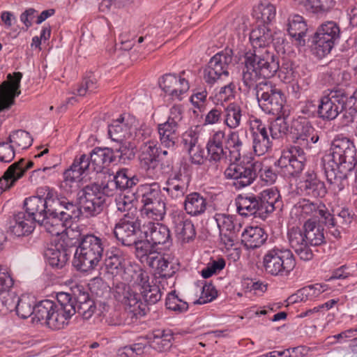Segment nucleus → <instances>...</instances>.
Wrapping results in <instances>:
<instances>
[{
  "mask_svg": "<svg viewBox=\"0 0 357 357\" xmlns=\"http://www.w3.org/2000/svg\"><path fill=\"white\" fill-rule=\"evenodd\" d=\"M37 192L38 195L25 199L24 206L26 212L36 215L38 223L47 232L59 236L63 232L59 215L66 197H59L57 192L48 186L38 189Z\"/></svg>",
  "mask_w": 357,
  "mask_h": 357,
  "instance_id": "1",
  "label": "nucleus"
},
{
  "mask_svg": "<svg viewBox=\"0 0 357 357\" xmlns=\"http://www.w3.org/2000/svg\"><path fill=\"white\" fill-rule=\"evenodd\" d=\"M331 160L325 167L327 181L335 191L342 190L343 181L355 167L356 149L352 141L347 137H336L331 147Z\"/></svg>",
  "mask_w": 357,
  "mask_h": 357,
  "instance_id": "2",
  "label": "nucleus"
},
{
  "mask_svg": "<svg viewBox=\"0 0 357 357\" xmlns=\"http://www.w3.org/2000/svg\"><path fill=\"white\" fill-rule=\"evenodd\" d=\"M35 310L38 321H43L52 330H60L69 324L76 313V307L70 294L60 292L56 296V302L42 301L36 305Z\"/></svg>",
  "mask_w": 357,
  "mask_h": 357,
  "instance_id": "3",
  "label": "nucleus"
},
{
  "mask_svg": "<svg viewBox=\"0 0 357 357\" xmlns=\"http://www.w3.org/2000/svg\"><path fill=\"white\" fill-rule=\"evenodd\" d=\"M114 296L116 301L128 307L124 312L110 308L105 303L102 305L101 314L105 322L109 326L130 324L127 317H142L146 313V306L142 301L140 296L131 290L126 283H119L114 289Z\"/></svg>",
  "mask_w": 357,
  "mask_h": 357,
  "instance_id": "4",
  "label": "nucleus"
},
{
  "mask_svg": "<svg viewBox=\"0 0 357 357\" xmlns=\"http://www.w3.org/2000/svg\"><path fill=\"white\" fill-rule=\"evenodd\" d=\"M242 82L245 88H254L260 78L269 79L279 70V59L272 51L266 49L254 50L245 56Z\"/></svg>",
  "mask_w": 357,
  "mask_h": 357,
  "instance_id": "5",
  "label": "nucleus"
},
{
  "mask_svg": "<svg viewBox=\"0 0 357 357\" xmlns=\"http://www.w3.org/2000/svg\"><path fill=\"white\" fill-rule=\"evenodd\" d=\"M73 237L70 244L73 245L78 243L73 259L74 266L82 272L95 269L102 257V239L92 234H79V236Z\"/></svg>",
  "mask_w": 357,
  "mask_h": 357,
  "instance_id": "6",
  "label": "nucleus"
},
{
  "mask_svg": "<svg viewBox=\"0 0 357 357\" xmlns=\"http://www.w3.org/2000/svg\"><path fill=\"white\" fill-rule=\"evenodd\" d=\"M248 93L256 97L259 107L266 114L281 116L286 102L285 96L280 88L270 81H261L254 88H245Z\"/></svg>",
  "mask_w": 357,
  "mask_h": 357,
  "instance_id": "7",
  "label": "nucleus"
},
{
  "mask_svg": "<svg viewBox=\"0 0 357 357\" xmlns=\"http://www.w3.org/2000/svg\"><path fill=\"white\" fill-rule=\"evenodd\" d=\"M263 266L266 273L272 276L284 277L295 268L296 259L289 249L274 246L264 254Z\"/></svg>",
  "mask_w": 357,
  "mask_h": 357,
  "instance_id": "8",
  "label": "nucleus"
},
{
  "mask_svg": "<svg viewBox=\"0 0 357 357\" xmlns=\"http://www.w3.org/2000/svg\"><path fill=\"white\" fill-rule=\"evenodd\" d=\"M340 28L334 21H326L317 29L313 38L312 50L318 57L328 54L340 38Z\"/></svg>",
  "mask_w": 357,
  "mask_h": 357,
  "instance_id": "9",
  "label": "nucleus"
},
{
  "mask_svg": "<svg viewBox=\"0 0 357 357\" xmlns=\"http://www.w3.org/2000/svg\"><path fill=\"white\" fill-rule=\"evenodd\" d=\"M123 278L132 282L133 286L139 289L146 310L147 305L155 304L161 299L162 294L159 287L151 284L148 273L143 269L130 268L125 271Z\"/></svg>",
  "mask_w": 357,
  "mask_h": 357,
  "instance_id": "10",
  "label": "nucleus"
},
{
  "mask_svg": "<svg viewBox=\"0 0 357 357\" xmlns=\"http://www.w3.org/2000/svg\"><path fill=\"white\" fill-rule=\"evenodd\" d=\"M233 60V50L226 48L211 58L204 69L203 77L208 85H213L229 76V66Z\"/></svg>",
  "mask_w": 357,
  "mask_h": 357,
  "instance_id": "11",
  "label": "nucleus"
},
{
  "mask_svg": "<svg viewBox=\"0 0 357 357\" xmlns=\"http://www.w3.org/2000/svg\"><path fill=\"white\" fill-rule=\"evenodd\" d=\"M261 167L259 161L248 162L244 164L231 162L225 170L224 175L227 179L234 180V185L241 189L251 185L257 178L258 170Z\"/></svg>",
  "mask_w": 357,
  "mask_h": 357,
  "instance_id": "12",
  "label": "nucleus"
},
{
  "mask_svg": "<svg viewBox=\"0 0 357 357\" xmlns=\"http://www.w3.org/2000/svg\"><path fill=\"white\" fill-rule=\"evenodd\" d=\"M79 202L82 215L86 217H93L103 209L105 197L100 192V187L97 183L85 186L79 193Z\"/></svg>",
  "mask_w": 357,
  "mask_h": 357,
  "instance_id": "13",
  "label": "nucleus"
},
{
  "mask_svg": "<svg viewBox=\"0 0 357 357\" xmlns=\"http://www.w3.org/2000/svg\"><path fill=\"white\" fill-rule=\"evenodd\" d=\"M192 77L190 70H183L178 76L175 74H165L160 81L162 91L172 100H181L183 95L190 89V79Z\"/></svg>",
  "mask_w": 357,
  "mask_h": 357,
  "instance_id": "14",
  "label": "nucleus"
},
{
  "mask_svg": "<svg viewBox=\"0 0 357 357\" xmlns=\"http://www.w3.org/2000/svg\"><path fill=\"white\" fill-rule=\"evenodd\" d=\"M347 99L346 93L340 90L322 96L318 106L319 116L323 120H334L344 109Z\"/></svg>",
  "mask_w": 357,
  "mask_h": 357,
  "instance_id": "15",
  "label": "nucleus"
},
{
  "mask_svg": "<svg viewBox=\"0 0 357 357\" xmlns=\"http://www.w3.org/2000/svg\"><path fill=\"white\" fill-rule=\"evenodd\" d=\"M140 231V222L135 214L124 215L114 228V235L124 246H132L138 238Z\"/></svg>",
  "mask_w": 357,
  "mask_h": 357,
  "instance_id": "16",
  "label": "nucleus"
},
{
  "mask_svg": "<svg viewBox=\"0 0 357 357\" xmlns=\"http://www.w3.org/2000/svg\"><path fill=\"white\" fill-rule=\"evenodd\" d=\"M69 233L60 234L57 241L46 249L45 257L51 266L61 268L68 260V250L72 246L71 240L74 239L73 236H70Z\"/></svg>",
  "mask_w": 357,
  "mask_h": 357,
  "instance_id": "17",
  "label": "nucleus"
},
{
  "mask_svg": "<svg viewBox=\"0 0 357 357\" xmlns=\"http://www.w3.org/2000/svg\"><path fill=\"white\" fill-rule=\"evenodd\" d=\"M159 158L160 147L155 142L149 141L141 146L139 155L140 166L152 178H158L160 176Z\"/></svg>",
  "mask_w": 357,
  "mask_h": 357,
  "instance_id": "18",
  "label": "nucleus"
},
{
  "mask_svg": "<svg viewBox=\"0 0 357 357\" xmlns=\"http://www.w3.org/2000/svg\"><path fill=\"white\" fill-rule=\"evenodd\" d=\"M250 132L252 149L255 155H263L271 150V137H269L266 125L260 119H255L251 121Z\"/></svg>",
  "mask_w": 357,
  "mask_h": 357,
  "instance_id": "19",
  "label": "nucleus"
},
{
  "mask_svg": "<svg viewBox=\"0 0 357 357\" xmlns=\"http://www.w3.org/2000/svg\"><path fill=\"white\" fill-rule=\"evenodd\" d=\"M22 74L20 72L7 75V82L0 84V112L10 108L15 103V98L21 91L20 90Z\"/></svg>",
  "mask_w": 357,
  "mask_h": 357,
  "instance_id": "20",
  "label": "nucleus"
},
{
  "mask_svg": "<svg viewBox=\"0 0 357 357\" xmlns=\"http://www.w3.org/2000/svg\"><path fill=\"white\" fill-rule=\"evenodd\" d=\"M293 144H298L304 147H311V145L318 142L319 137L317 131L310 122L301 118L296 120L293 124Z\"/></svg>",
  "mask_w": 357,
  "mask_h": 357,
  "instance_id": "21",
  "label": "nucleus"
},
{
  "mask_svg": "<svg viewBox=\"0 0 357 357\" xmlns=\"http://www.w3.org/2000/svg\"><path fill=\"white\" fill-rule=\"evenodd\" d=\"M176 236L182 243H188L196 236L195 228L192 221L181 211H174L170 214Z\"/></svg>",
  "mask_w": 357,
  "mask_h": 357,
  "instance_id": "22",
  "label": "nucleus"
},
{
  "mask_svg": "<svg viewBox=\"0 0 357 357\" xmlns=\"http://www.w3.org/2000/svg\"><path fill=\"white\" fill-rule=\"evenodd\" d=\"M303 227H291L288 229L287 238L291 248L295 251L301 260L312 259L314 254L304 237Z\"/></svg>",
  "mask_w": 357,
  "mask_h": 357,
  "instance_id": "23",
  "label": "nucleus"
},
{
  "mask_svg": "<svg viewBox=\"0 0 357 357\" xmlns=\"http://www.w3.org/2000/svg\"><path fill=\"white\" fill-rule=\"evenodd\" d=\"M225 132L219 130L208 138L206 149L210 162L218 163L227 160V149L224 146Z\"/></svg>",
  "mask_w": 357,
  "mask_h": 357,
  "instance_id": "24",
  "label": "nucleus"
},
{
  "mask_svg": "<svg viewBox=\"0 0 357 357\" xmlns=\"http://www.w3.org/2000/svg\"><path fill=\"white\" fill-rule=\"evenodd\" d=\"M298 190L303 195L312 197H324L327 190L325 183L320 181L313 172H307L297 185Z\"/></svg>",
  "mask_w": 357,
  "mask_h": 357,
  "instance_id": "25",
  "label": "nucleus"
},
{
  "mask_svg": "<svg viewBox=\"0 0 357 357\" xmlns=\"http://www.w3.org/2000/svg\"><path fill=\"white\" fill-rule=\"evenodd\" d=\"M146 238L152 245H164L172 242L169 229L159 222H148L143 225Z\"/></svg>",
  "mask_w": 357,
  "mask_h": 357,
  "instance_id": "26",
  "label": "nucleus"
},
{
  "mask_svg": "<svg viewBox=\"0 0 357 357\" xmlns=\"http://www.w3.org/2000/svg\"><path fill=\"white\" fill-rule=\"evenodd\" d=\"M190 178L181 173H176L166 181L163 190L174 199L182 198L188 191Z\"/></svg>",
  "mask_w": 357,
  "mask_h": 357,
  "instance_id": "27",
  "label": "nucleus"
},
{
  "mask_svg": "<svg viewBox=\"0 0 357 357\" xmlns=\"http://www.w3.org/2000/svg\"><path fill=\"white\" fill-rule=\"evenodd\" d=\"M91 169L90 157L82 154L76 157L69 169L63 174L65 181L75 182L82 179V176L87 174Z\"/></svg>",
  "mask_w": 357,
  "mask_h": 357,
  "instance_id": "28",
  "label": "nucleus"
},
{
  "mask_svg": "<svg viewBox=\"0 0 357 357\" xmlns=\"http://www.w3.org/2000/svg\"><path fill=\"white\" fill-rule=\"evenodd\" d=\"M90 160L91 169L98 173L115 161L116 155L112 149L96 147L90 154Z\"/></svg>",
  "mask_w": 357,
  "mask_h": 357,
  "instance_id": "29",
  "label": "nucleus"
},
{
  "mask_svg": "<svg viewBox=\"0 0 357 357\" xmlns=\"http://www.w3.org/2000/svg\"><path fill=\"white\" fill-rule=\"evenodd\" d=\"M36 222V215L26 211L19 212L15 215V224L10 226V231L17 237L28 235L33 230Z\"/></svg>",
  "mask_w": 357,
  "mask_h": 357,
  "instance_id": "30",
  "label": "nucleus"
},
{
  "mask_svg": "<svg viewBox=\"0 0 357 357\" xmlns=\"http://www.w3.org/2000/svg\"><path fill=\"white\" fill-rule=\"evenodd\" d=\"M257 197L261 206L260 218H266L268 214L282 206L280 195L277 190L272 188L264 190Z\"/></svg>",
  "mask_w": 357,
  "mask_h": 357,
  "instance_id": "31",
  "label": "nucleus"
},
{
  "mask_svg": "<svg viewBox=\"0 0 357 357\" xmlns=\"http://www.w3.org/2000/svg\"><path fill=\"white\" fill-rule=\"evenodd\" d=\"M237 212L244 217L250 215L260 217L261 206L257 196L239 195L236 199Z\"/></svg>",
  "mask_w": 357,
  "mask_h": 357,
  "instance_id": "32",
  "label": "nucleus"
},
{
  "mask_svg": "<svg viewBox=\"0 0 357 357\" xmlns=\"http://www.w3.org/2000/svg\"><path fill=\"white\" fill-rule=\"evenodd\" d=\"M296 209L302 215L321 219L324 222H325L326 217L329 215V211L326 206L319 202H313L307 199H303L297 203Z\"/></svg>",
  "mask_w": 357,
  "mask_h": 357,
  "instance_id": "33",
  "label": "nucleus"
},
{
  "mask_svg": "<svg viewBox=\"0 0 357 357\" xmlns=\"http://www.w3.org/2000/svg\"><path fill=\"white\" fill-rule=\"evenodd\" d=\"M304 237L310 246H319L326 243L323 227L314 219L306 220L303 225Z\"/></svg>",
  "mask_w": 357,
  "mask_h": 357,
  "instance_id": "34",
  "label": "nucleus"
},
{
  "mask_svg": "<svg viewBox=\"0 0 357 357\" xmlns=\"http://www.w3.org/2000/svg\"><path fill=\"white\" fill-rule=\"evenodd\" d=\"M125 258L123 251L116 247H112L106 252L105 259V266L107 272L112 274H118L120 271L124 269L122 278H123L125 271L127 269L132 268L128 267L124 268ZM132 268H138L137 267H132Z\"/></svg>",
  "mask_w": 357,
  "mask_h": 357,
  "instance_id": "35",
  "label": "nucleus"
},
{
  "mask_svg": "<svg viewBox=\"0 0 357 357\" xmlns=\"http://www.w3.org/2000/svg\"><path fill=\"white\" fill-rule=\"evenodd\" d=\"M147 265L153 269L155 275L158 278H171L175 273L169 260L158 252L148 257Z\"/></svg>",
  "mask_w": 357,
  "mask_h": 357,
  "instance_id": "36",
  "label": "nucleus"
},
{
  "mask_svg": "<svg viewBox=\"0 0 357 357\" xmlns=\"http://www.w3.org/2000/svg\"><path fill=\"white\" fill-rule=\"evenodd\" d=\"M206 198L199 192H193L187 195L183 202L184 210L191 216H199L207 208Z\"/></svg>",
  "mask_w": 357,
  "mask_h": 357,
  "instance_id": "37",
  "label": "nucleus"
},
{
  "mask_svg": "<svg viewBox=\"0 0 357 357\" xmlns=\"http://www.w3.org/2000/svg\"><path fill=\"white\" fill-rule=\"evenodd\" d=\"M250 40L254 50L266 49L270 50L269 45L273 41V33L271 30L266 26H259L252 30L250 34Z\"/></svg>",
  "mask_w": 357,
  "mask_h": 357,
  "instance_id": "38",
  "label": "nucleus"
},
{
  "mask_svg": "<svg viewBox=\"0 0 357 357\" xmlns=\"http://www.w3.org/2000/svg\"><path fill=\"white\" fill-rule=\"evenodd\" d=\"M287 30L291 37L298 41L300 45L305 44L307 27L304 18L297 14L290 15L287 19Z\"/></svg>",
  "mask_w": 357,
  "mask_h": 357,
  "instance_id": "39",
  "label": "nucleus"
},
{
  "mask_svg": "<svg viewBox=\"0 0 357 357\" xmlns=\"http://www.w3.org/2000/svg\"><path fill=\"white\" fill-rule=\"evenodd\" d=\"M132 126L129 120L125 121L124 118L119 119L113 121L108 127V134L113 141L121 142L127 139L132 138Z\"/></svg>",
  "mask_w": 357,
  "mask_h": 357,
  "instance_id": "40",
  "label": "nucleus"
},
{
  "mask_svg": "<svg viewBox=\"0 0 357 357\" xmlns=\"http://www.w3.org/2000/svg\"><path fill=\"white\" fill-rule=\"evenodd\" d=\"M157 128L160 144L165 148L174 149L178 139L179 127L165 121L159 123Z\"/></svg>",
  "mask_w": 357,
  "mask_h": 357,
  "instance_id": "41",
  "label": "nucleus"
},
{
  "mask_svg": "<svg viewBox=\"0 0 357 357\" xmlns=\"http://www.w3.org/2000/svg\"><path fill=\"white\" fill-rule=\"evenodd\" d=\"M268 235L259 227H250L242 233V242L248 249L260 247L267 239Z\"/></svg>",
  "mask_w": 357,
  "mask_h": 357,
  "instance_id": "42",
  "label": "nucleus"
},
{
  "mask_svg": "<svg viewBox=\"0 0 357 357\" xmlns=\"http://www.w3.org/2000/svg\"><path fill=\"white\" fill-rule=\"evenodd\" d=\"M289 153H282L278 160V165L280 167L281 173L285 177H294L298 176L303 169V161L289 158Z\"/></svg>",
  "mask_w": 357,
  "mask_h": 357,
  "instance_id": "43",
  "label": "nucleus"
},
{
  "mask_svg": "<svg viewBox=\"0 0 357 357\" xmlns=\"http://www.w3.org/2000/svg\"><path fill=\"white\" fill-rule=\"evenodd\" d=\"M160 194V186L156 182L140 185L136 191L137 198L140 199L143 205L161 201L159 199Z\"/></svg>",
  "mask_w": 357,
  "mask_h": 357,
  "instance_id": "44",
  "label": "nucleus"
},
{
  "mask_svg": "<svg viewBox=\"0 0 357 357\" xmlns=\"http://www.w3.org/2000/svg\"><path fill=\"white\" fill-rule=\"evenodd\" d=\"M224 123L229 129L234 130L241 124L243 109L237 102H230L225 107Z\"/></svg>",
  "mask_w": 357,
  "mask_h": 357,
  "instance_id": "45",
  "label": "nucleus"
},
{
  "mask_svg": "<svg viewBox=\"0 0 357 357\" xmlns=\"http://www.w3.org/2000/svg\"><path fill=\"white\" fill-rule=\"evenodd\" d=\"M225 141L227 143L226 149L229 155V161L236 162L241 159V151L243 147V142L240 137L238 131L231 130L225 137Z\"/></svg>",
  "mask_w": 357,
  "mask_h": 357,
  "instance_id": "46",
  "label": "nucleus"
},
{
  "mask_svg": "<svg viewBox=\"0 0 357 357\" xmlns=\"http://www.w3.org/2000/svg\"><path fill=\"white\" fill-rule=\"evenodd\" d=\"M326 284H315L310 285L298 291L297 294L289 298L291 303L305 301L318 297L321 293L326 291Z\"/></svg>",
  "mask_w": 357,
  "mask_h": 357,
  "instance_id": "47",
  "label": "nucleus"
},
{
  "mask_svg": "<svg viewBox=\"0 0 357 357\" xmlns=\"http://www.w3.org/2000/svg\"><path fill=\"white\" fill-rule=\"evenodd\" d=\"M253 16L258 22L267 26L275 20L276 8L270 3H260L254 8Z\"/></svg>",
  "mask_w": 357,
  "mask_h": 357,
  "instance_id": "48",
  "label": "nucleus"
},
{
  "mask_svg": "<svg viewBox=\"0 0 357 357\" xmlns=\"http://www.w3.org/2000/svg\"><path fill=\"white\" fill-rule=\"evenodd\" d=\"M173 335L170 331H154L151 340V347L159 352L167 351L172 347Z\"/></svg>",
  "mask_w": 357,
  "mask_h": 357,
  "instance_id": "49",
  "label": "nucleus"
},
{
  "mask_svg": "<svg viewBox=\"0 0 357 357\" xmlns=\"http://www.w3.org/2000/svg\"><path fill=\"white\" fill-rule=\"evenodd\" d=\"M81 215H82L81 206H77L66 198L59 215V219L62 221L63 232L66 231L67 222L70 220L79 219Z\"/></svg>",
  "mask_w": 357,
  "mask_h": 357,
  "instance_id": "50",
  "label": "nucleus"
},
{
  "mask_svg": "<svg viewBox=\"0 0 357 357\" xmlns=\"http://www.w3.org/2000/svg\"><path fill=\"white\" fill-rule=\"evenodd\" d=\"M352 220L353 214L349 209L342 208L335 217L329 213L328 217H326L324 223L328 226H337L344 228L347 227Z\"/></svg>",
  "mask_w": 357,
  "mask_h": 357,
  "instance_id": "51",
  "label": "nucleus"
},
{
  "mask_svg": "<svg viewBox=\"0 0 357 357\" xmlns=\"http://www.w3.org/2000/svg\"><path fill=\"white\" fill-rule=\"evenodd\" d=\"M17 164H12L0 178V193L12 187L14 183L22 177V171H16Z\"/></svg>",
  "mask_w": 357,
  "mask_h": 357,
  "instance_id": "52",
  "label": "nucleus"
},
{
  "mask_svg": "<svg viewBox=\"0 0 357 357\" xmlns=\"http://www.w3.org/2000/svg\"><path fill=\"white\" fill-rule=\"evenodd\" d=\"M165 214V204L162 201L143 205V208L142 209V215L143 216L153 220H161Z\"/></svg>",
  "mask_w": 357,
  "mask_h": 357,
  "instance_id": "53",
  "label": "nucleus"
},
{
  "mask_svg": "<svg viewBox=\"0 0 357 357\" xmlns=\"http://www.w3.org/2000/svg\"><path fill=\"white\" fill-rule=\"evenodd\" d=\"M35 308L33 300L29 296H22L17 299L15 310L17 316L22 319H26L33 314V319H37L35 317Z\"/></svg>",
  "mask_w": 357,
  "mask_h": 357,
  "instance_id": "54",
  "label": "nucleus"
},
{
  "mask_svg": "<svg viewBox=\"0 0 357 357\" xmlns=\"http://www.w3.org/2000/svg\"><path fill=\"white\" fill-rule=\"evenodd\" d=\"M236 85L230 82L227 84L215 90L213 100L217 103L223 104L229 102L235 98Z\"/></svg>",
  "mask_w": 357,
  "mask_h": 357,
  "instance_id": "55",
  "label": "nucleus"
},
{
  "mask_svg": "<svg viewBox=\"0 0 357 357\" xmlns=\"http://www.w3.org/2000/svg\"><path fill=\"white\" fill-rule=\"evenodd\" d=\"M8 142L22 149L29 148L33 142L30 134L24 130H18L10 133L8 138Z\"/></svg>",
  "mask_w": 357,
  "mask_h": 357,
  "instance_id": "56",
  "label": "nucleus"
},
{
  "mask_svg": "<svg viewBox=\"0 0 357 357\" xmlns=\"http://www.w3.org/2000/svg\"><path fill=\"white\" fill-rule=\"evenodd\" d=\"M277 116L267 127L268 134H270L272 139L282 137L289 130V125L286 119L280 116Z\"/></svg>",
  "mask_w": 357,
  "mask_h": 357,
  "instance_id": "57",
  "label": "nucleus"
},
{
  "mask_svg": "<svg viewBox=\"0 0 357 357\" xmlns=\"http://www.w3.org/2000/svg\"><path fill=\"white\" fill-rule=\"evenodd\" d=\"M128 169H121L119 170L115 175H112L114 180L119 190H124L131 188L138 182V178L135 176L130 177L128 174Z\"/></svg>",
  "mask_w": 357,
  "mask_h": 357,
  "instance_id": "58",
  "label": "nucleus"
},
{
  "mask_svg": "<svg viewBox=\"0 0 357 357\" xmlns=\"http://www.w3.org/2000/svg\"><path fill=\"white\" fill-rule=\"evenodd\" d=\"M135 146L130 142H120L118 148L114 149L116 158H119V162L126 163L128 161L132 160L135 155Z\"/></svg>",
  "mask_w": 357,
  "mask_h": 357,
  "instance_id": "59",
  "label": "nucleus"
},
{
  "mask_svg": "<svg viewBox=\"0 0 357 357\" xmlns=\"http://www.w3.org/2000/svg\"><path fill=\"white\" fill-rule=\"evenodd\" d=\"M98 88L97 79L94 75H91L83 79L81 84L73 94L79 96H84L88 93H93Z\"/></svg>",
  "mask_w": 357,
  "mask_h": 357,
  "instance_id": "60",
  "label": "nucleus"
},
{
  "mask_svg": "<svg viewBox=\"0 0 357 357\" xmlns=\"http://www.w3.org/2000/svg\"><path fill=\"white\" fill-rule=\"evenodd\" d=\"M333 0H307V8L315 14H324L329 12L334 6Z\"/></svg>",
  "mask_w": 357,
  "mask_h": 357,
  "instance_id": "61",
  "label": "nucleus"
},
{
  "mask_svg": "<svg viewBox=\"0 0 357 357\" xmlns=\"http://www.w3.org/2000/svg\"><path fill=\"white\" fill-rule=\"evenodd\" d=\"M220 232L235 231L234 217L225 213H216L214 215Z\"/></svg>",
  "mask_w": 357,
  "mask_h": 357,
  "instance_id": "62",
  "label": "nucleus"
},
{
  "mask_svg": "<svg viewBox=\"0 0 357 357\" xmlns=\"http://www.w3.org/2000/svg\"><path fill=\"white\" fill-rule=\"evenodd\" d=\"M165 305L167 309L182 313L188 310V304L181 300L174 292L169 294L166 298Z\"/></svg>",
  "mask_w": 357,
  "mask_h": 357,
  "instance_id": "63",
  "label": "nucleus"
},
{
  "mask_svg": "<svg viewBox=\"0 0 357 357\" xmlns=\"http://www.w3.org/2000/svg\"><path fill=\"white\" fill-rule=\"evenodd\" d=\"M151 243L149 242L146 239V241H139L138 238L136 241V243L133 244L135 246V251L137 257H139L141 260L144 262H146L147 264V259L151 254L157 253V252L153 251L150 244Z\"/></svg>",
  "mask_w": 357,
  "mask_h": 357,
  "instance_id": "64",
  "label": "nucleus"
}]
</instances>
